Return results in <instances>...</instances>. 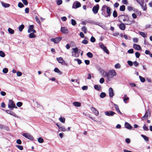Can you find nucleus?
I'll use <instances>...</instances> for the list:
<instances>
[{
  "label": "nucleus",
  "instance_id": "nucleus-7",
  "mask_svg": "<svg viewBox=\"0 0 152 152\" xmlns=\"http://www.w3.org/2000/svg\"><path fill=\"white\" fill-rule=\"evenodd\" d=\"M23 135L26 138L31 140H34V138L30 134L27 133H24L23 134Z\"/></svg>",
  "mask_w": 152,
  "mask_h": 152
},
{
  "label": "nucleus",
  "instance_id": "nucleus-50",
  "mask_svg": "<svg viewBox=\"0 0 152 152\" xmlns=\"http://www.w3.org/2000/svg\"><path fill=\"white\" fill-rule=\"evenodd\" d=\"M62 0H58L57 1V4L58 5H60L62 4Z\"/></svg>",
  "mask_w": 152,
  "mask_h": 152
},
{
  "label": "nucleus",
  "instance_id": "nucleus-11",
  "mask_svg": "<svg viewBox=\"0 0 152 152\" xmlns=\"http://www.w3.org/2000/svg\"><path fill=\"white\" fill-rule=\"evenodd\" d=\"M137 2L140 4L141 6L142 9L144 10H145L146 9V5L143 1L139 2L137 0Z\"/></svg>",
  "mask_w": 152,
  "mask_h": 152
},
{
  "label": "nucleus",
  "instance_id": "nucleus-52",
  "mask_svg": "<svg viewBox=\"0 0 152 152\" xmlns=\"http://www.w3.org/2000/svg\"><path fill=\"white\" fill-rule=\"evenodd\" d=\"M133 41L134 43H137L138 41V39L137 38H134L133 39Z\"/></svg>",
  "mask_w": 152,
  "mask_h": 152
},
{
  "label": "nucleus",
  "instance_id": "nucleus-17",
  "mask_svg": "<svg viewBox=\"0 0 152 152\" xmlns=\"http://www.w3.org/2000/svg\"><path fill=\"white\" fill-rule=\"evenodd\" d=\"M133 48L137 50H140L141 49V46L140 45L136 44L133 45Z\"/></svg>",
  "mask_w": 152,
  "mask_h": 152
},
{
  "label": "nucleus",
  "instance_id": "nucleus-22",
  "mask_svg": "<svg viewBox=\"0 0 152 152\" xmlns=\"http://www.w3.org/2000/svg\"><path fill=\"white\" fill-rule=\"evenodd\" d=\"M73 104L76 107H79L81 106V104L79 102H74L73 103Z\"/></svg>",
  "mask_w": 152,
  "mask_h": 152
},
{
  "label": "nucleus",
  "instance_id": "nucleus-29",
  "mask_svg": "<svg viewBox=\"0 0 152 152\" xmlns=\"http://www.w3.org/2000/svg\"><path fill=\"white\" fill-rule=\"evenodd\" d=\"M106 94L104 92H102L100 95V96L101 98H104L106 96Z\"/></svg>",
  "mask_w": 152,
  "mask_h": 152
},
{
  "label": "nucleus",
  "instance_id": "nucleus-39",
  "mask_svg": "<svg viewBox=\"0 0 152 152\" xmlns=\"http://www.w3.org/2000/svg\"><path fill=\"white\" fill-rule=\"evenodd\" d=\"M0 56L2 57H4L5 56V54L3 51H0Z\"/></svg>",
  "mask_w": 152,
  "mask_h": 152
},
{
  "label": "nucleus",
  "instance_id": "nucleus-64",
  "mask_svg": "<svg viewBox=\"0 0 152 152\" xmlns=\"http://www.w3.org/2000/svg\"><path fill=\"white\" fill-rule=\"evenodd\" d=\"M16 143L18 144H21L22 143V142L20 140L18 139L17 140Z\"/></svg>",
  "mask_w": 152,
  "mask_h": 152
},
{
  "label": "nucleus",
  "instance_id": "nucleus-2",
  "mask_svg": "<svg viewBox=\"0 0 152 152\" xmlns=\"http://www.w3.org/2000/svg\"><path fill=\"white\" fill-rule=\"evenodd\" d=\"M106 8H107V15H104V16L106 17H108L110 16L111 15V10L110 8L109 7H107L105 5H104L102 7V10H104V9Z\"/></svg>",
  "mask_w": 152,
  "mask_h": 152
},
{
  "label": "nucleus",
  "instance_id": "nucleus-6",
  "mask_svg": "<svg viewBox=\"0 0 152 152\" xmlns=\"http://www.w3.org/2000/svg\"><path fill=\"white\" fill-rule=\"evenodd\" d=\"M127 16L126 15H121L118 17L119 19V21L121 22L122 21H121L122 20L123 21H125L127 20Z\"/></svg>",
  "mask_w": 152,
  "mask_h": 152
},
{
  "label": "nucleus",
  "instance_id": "nucleus-32",
  "mask_svg": "<svg viewBox=\"0 0 152 152\" xmlns=\"http://www.w3.org/2000/svg\"><path fill=\"white\" fill-rule=\"evenodd\" d=\"M141 136L146 141H148V137L144 135L143 134H142Z\"/></svg>",
  "mask_w": 152,
  "mask_h": 152
},
{
  "label": "nucleus",
  "instance_id": "nucleus-1",
  "mask_svg": "<svg viewBox=\"0 0 152 152\" xmlns=\"http://www.w3.org/2000/svg\"><path fill=\"white\" fill-rule=\"evenodd\" d=\"M117 75L114 69H112L109 71L107 73L106 75V77L107 79L110 80L112 79L113 77Z\"/></svg>",
  "mask_w": 152,
  "mask_h": 152
},
{
  "label": "nucleus",
  "instance_id": "nucleus-28",
  "mask_svg": "<svg viewBox=\"0 0 152 152\" xmlns=\"http://www.w3.org/2000/svg\"><path fill=\"white\" fill-rule=\"evenodd\" d=\"M8 31L10 34H13L14 32V30L10 28L8 29Z\"/></svg>",
  "mask_w": 152,
  "mask_h": 152
},
{
  "label": "nucleus",
  "instance_id": "nucleus-47",
  "mask_svg": "<svg viewBox=\"0 0 152 152\" xmlns=\"http://www.w3.org/2000/svg\"><path fill=\"white\" fill-rule=\"evenodd\" d=\"M140 34L144 37H145L146 36V34L143 32H140Z\"/></svg>",
  "mask_w": 152,
  "mask_h": 152
},
{
  "label": "nucleus",
  "instance_id": "nucleus-21",
  "mask_svg": "<svg viewBox=\"0 0 152 152\" xmlns=\"http://www.w3.org/2000/svg\"><path fill=\"white\" fill-rule=\"evenodd\" d=\"M120 28L122 30H124L125 29L126 26L124 24L121 23L119 26Z\"/></svg>",
  "mask_w": 152,
  "mask_h": 152
},
{
  "label": "nucleus",
  "instance_id": "nucleus-40",
  "mask_svg": "<svg viewBox=\"0 0 152 152\" xmlns=\"http://www.w3.org/2000/svg\"><path fill=\"white\" fill-rule=\"evenodd\" d=\"M143 128L144 130L145 131H148L149 129L148 127L146 126V124H144L143 126Z\"/></svg>",
  "mask_w": 152,
  "mask_h": 152
},
{
  "label": "nucleus",
  "instance_id": "nucleus-41",
  "mask_svg": "<svg viewBox=\"0 0 152 152\" xmlns=\"http://www.w3.org/2000/svg\"><path fill=\"white\" fill-rule=\"evenodd\" d=\"M71 23L72 25L75 26L76 24L77 23L75 20L72 19L71 20Z\"/></svg>",
  "mask_w": 152,
  "mask_h": 152
},
{
  "label": "nucleus",
  "instance_id": "nucleus-20",
  "mask_svg": "<svg viewBox=\"0 0 152 152\" xmlns=\"http://www.w3.org/2000/svg\"><path fill=\"white\" fill-rule=\"evenodd\" d=\"M91 110L96 115H99V113L98 111L94 107H91Z\"/></svg>",
  "mask_w": 152,
  "mask_h": 152
},
{
  "label": "nucleus",
  "instance_id": "nucleus-30",
  "mask_svg": "<svg viewBox=\"0 0 152 152\" xmlns=\"http://www.w3.org/2000/svg\"><path fill=\"white\" fill-rule=\"evenodd\" d=\"M86 55H87V56L88 57H89L90 58H92L93 56V55L90 52H88L87 53Z\"/></svg>",
  "mask_w": 152,
  "mask_h": 152
},
{
  "label": "nucleus",
  "instance_id": "nucleus-53",
  "mask_svg": "<svg viewBox=\"0 0 152 152\" xmlns=\"http://www.w3.org/2000/svg\"><path fill=\"white\" fill-rule=\"evenodd\" d=\"M22 2L25 5H27L28 4V2L27 0H22Z\"/></svg>",
  "mask_w": 152,
  "mask_h": 152
},
{
  "label": "nucleus",
  "instance_id": "nucleus-4",
  "mask_svg": "<svg viewBox=\"0 0 152 152\" xmlns=\"http://www.w3.org/2000/svg\"><path fill=\"white\" fill-rule=\"evenodd\" d=\"M151 115V113L149 110H146L145 111L144 115L141 118L142 120L144 121L148 118V117L150 116Z\"/></svg>",
  "mask_w": 152,
  "mask_h": 152
},
{
  "label": "nucleus",
  "instance_id": "nucleus-15",
  "mask_svg": "<svg viewBox=\"0 0 152 152\" xmlns=\"http://www.w3.org/2000/svg\"><path fill=\"white\" fill-rule=\"evenodd\" d=\"M114 107L115 108L116 111L117 112H118V113H119V114H120L122 115L123 114L120 110L118 105L117 104H116L114 103Z\"/></svg>",
  "mask_w": 152,
  "mask_h": 152
},
{
  "label": "nucleus",
  "instance_id": "nucleus-5",
  "mask_svg": "<svg viewBox=\"0 0 152 152\" xmlns=\"http://www.w3.org/2000/svg\"><path fill=\"white\" fill-rule=\"evenodd\" d=\"M62 37H58L55 38H52L50 39V41L53 42L55 43H57L61 41L62 39Z\"/></svg>",
  "mask_w": 152,
  "mask_h": 152
},
{
  "label": "nucleus",
  "instance_id": "nucleus-38",
  "mask_svg": "<svg viewBox=\"0 0 152 152\" xmlns=\"http://www.w3.org/2000/svg\"><path fill=\"white\" fill-rule=\"evenodd\" d=\"M82 31H84L85 33H86L87 32V29L85 26H83L82 27Z\"/></svg>",
  "mask_w": 152,
  "mask_h": 152
},
{
  "label": "nucleus",
  "instance_id": "nucleus-23",
  "mask_svg": "<svg viewBox=\"0 0 152 152\" xmlns=\"http://www.w3.org/2000/svg\"><path fill=\"white\" fill-rule=\"evenodd\" d=\"M30 33L29 35V37L30 38H35L36 37V35L34 33Z\"/></svg>",
  "mask_w": 152,
  "mask_h": 152
},
{
  "label": "nucleus",
  "instance_id": "nucleus-18",
  "mask_svg": "<svg viewBox=\"0 0 152 152\" xmlns=\"http://www.w3.org/2000/svg\"><path fill=\"white\" fill-rule=\"evenodd\" d=\"M61 32L63 33H68L67 29L64 27H62L61 29Z\"/></svg>",
  "mask_w": 152,
  "mask_h": 152
},
{
  "label": "nucleus",
  "instance_id": "nucleus-35",
  "mask_svg": "<svg viewBox=\"0 0 152 152\" xmlns=\"http://www.w3.org/2000/svg\"><path fill=\"white\" fill-rule=\"evenodd\" d=\"M100 72L101 74L102 75H103L104 76L105 75H106H106L107 73H106V72L103 70L101 69L100 70Z\"/></svg>",
  "mask_w": 152,
  "mask_h": 152
},
{
  "label": "nucleus",
  "instance_id": "nucleus-55",
  "mask_svg": "<svg viewBox=\"0 0 152 152\" xmlns=\"http://www.w3.org/2000/svg\"><path fill=\"white\" fill-rule=\"evenodd\" d=\"M94 88L97 90H99L101 89V86H94Z\"/></svg>",
  "mask_w": 152,
  "mask_h": 152
},
{
  "label": "nucleus",
  "instance_id": "nucleus-44",
  "mask_svg": "<svg viewBox=\"0 0 152 152\" xmlns=\"http://www.w3.org/2000/svg\"><path fill=\"white\" fill-rule=\"evenodd\" d=\"M18 6L20 8H22L24 6L23 4L21 2H19L18 3Z\"/></svg>",
  "mask_w": 152,
  "mask_h": 152
},
{
  "label": "nucleus",
  "instance_id": "nucleus-26",
  "mask_svg": "<svg viewBox=\"0 0 152 152\" xmlns=\"http://www.w3.org/2000/svg\"><path fill=\"white\" fill-rule=\"evenodd\" d=\"M54 71L57 73H59V74H61V72L57 68H56L54 69Z\"/></svg>",
  "mask_w": 152,
  "mask_h": 152
},
{
  "label": "nucleus",
  "instance_id": "nucleus-24",
  "mask_svg": "<svg viewBox=\"0 0 152 152\" xmlns=\"http://www.w3.org/2000/svg\"><path fill=\"white\" fill-rule=\"evenodd\" d=\"M59 120L62 123H65V119L64 117H61L59 118Z\"/></svg>",
  "mask_w": 152,
  "mask_h": 152
},
{
  "label": "nucleus",
  "instance_id": "nucleus-56",
  "mask_svg": "<svg viewBox=\"0 0 152 152\" xmlns=\"http://www.w3.org/2000/svg\"><path fill=\"white\" fill-rule=\"evenodd\" d=\"M135 55L136 57L137 58H139L140 56V53L138 52H136L135 53Z\"/></svg>",
  "mask_w": 152,
  "mask_h": 152
},
{
  "label": "nucleus",
  "instance_id": "nucleus-36",
  "mask_svg": "<svg viewBox=\"0 0 152 152\" xmlns=\"http://www.w3.org/2000/svg\"><path fill=\"white\" fill-rule=\"evenodd\" d=\"M139 77L140 78V81L142 82H144L145 81V78H144L143 77L140 76H139Z\"/></svg>",
  "mask_w": 152,
  "mask_h": 152
},
{
  "label": "nucleus",
  "instance_id": "nucleus-25",
  "mask_svg": "<svg viewBox=\"0 0 152 152\" xmlns=\"http://www.w3.org/2000/svg\"><path fill=\"white\" fill-rule=\"evenodd\" d=\"M1 4L3 7H10V5L8 4H6L4 2H1Z\"/></svg>",
  "mask_w": 152,
  "mask_h": 152
},
{
  "label": "nucleus",
  "instance_id": "nucleus-34",
  "mask_svg": "<svg viewBox=\"0 0 152 152\" xmlns=\"http://www.w3.org/2000/svg\"><path fill=\"white\" fill-rule=\"evenodd\" d=\"M126 20L127 22V23L126 24V25H131L132 24V23H133L132 21L130 20L129 19H128L127 20Z\"/></svg>",
  "mask_w": 152,
  "mask_h": 152
},
{
  "label": "nucleus",
  "instance_id": "nucleus-49",
  "mask_svg": "<svg viewBox=\"0 0 152 152\" xmlns=\"http://www.w3.org/2000/svg\"><path fill=\"white\" fill-rule=\"evenodd\" d=\"M60 129H61V131L63 132H65L66 130V129L63 126H61Z\"/></svg>",
  "mask_w": 152,
  "mask_h": 152
},
{
  "label": "nucleus",
  "instance_id": "nucleus-48",
  "mask_svg": "<svg viewBox=\"0 0 152 152\" xmlns=\"http://www.w3.org/2000/svg\"><path fill=\"white\" fill-rule=\"evenodd\" d=\"M8 69L7 68H4L2 71L4 73H7L8 72Z\"/></svg>",
  "mask_w": 152,
  "mask_h": 152
},
{
  "label": "nucleus",
  "instance_id": "nucleus-14",
  "mask_svg": "<svg viewBox=\"0 0 152 152\" xmlns=\"http://www.w3.org/2000/svg\"><path fill=\"white\" fill-rule=\"evenodd\" d=\"M100 48L103 50L107 54H108L109 53V52L106 48L102 44H101L100 45Z\"/></svg>",
  "mask_w": 152,
  "mask_h": 152
},
{
  "label": "nucleus",
  "instance_id": "nucleus-46",
  "mask_svg": "<svg viewBox=\"0 0 152 152\" xmlns=\"http://www.w3.org/2000/svg\"><path fill=\"white\" fill-rule=\"evenodd\" d=\"M90 41L92 42H95L96 39L94 37L92 36L90 39Z\"/></svg>",
  "mask_w": 152,
  "mask_h": 152
},
{
  "label": "nucleus",
  "instance_id": "nucleus-54",
  "mask_svg": "<svg viewBox=\"0 0 152 152\" xmlns=\"http://www.w3.org/2000/svg\"><path fill=\"white\" fill-rule=\"evenodd\" d=\"M115 67L116 68H120L121 66L119 64H117L115 65Z\"/></svg>",
  "mask_w": 152,
  "mask_h": 152
},
{
  "label": "nucleus",
  "instance_id": "nucleus-33",
  "mask_svg": "<svg viewBox=\"0 0 152 152\" xmlns=\"http://www.w3.org/2000/svg\"><path fill=\"white\" fill-rule=\"evenodd\" d=\"M24 27V25H21L19 27V30L20 31H21Z\"/></svg>",
  "mask_w": 152,
  "mask_h": 152
},
{
  "label": "nucleus",
  "instance_id": "nucleus-57",
  "mask_svg": "<svg viewBox=\"0 0 152 152\" xmlns=\"http://www.w3.org/2000/svg\"><path fill=\"white\" fill-rule=\"evenodd\" d=\"M73 51L75 53H77L78 52V49L77 48L73 49Z\"/></svg>",
  "mask_w": 152,
  "mask_h": 152
},
{
  "label": "nucleus",
  "instance_id": "nucleus-3",
  "mask_svg": "<svg viewBox=\"0 0 152 152\" xmlns=\"http://www.w3.org/2000/svg\"><path fill=\"white\" fill-rule=\"evenodd\" d=\"M8 107L11 110H12L14 108H17V107L15 106L14 102L12 100H9V104H8Z\"/></svg>",
  "mask_w": 152,
  "mask_h": 152
},
{
  "label": "nucleus",
  "instance_id": "nucleus-16",
  "mask_svg": "<svg viewBox=\"0 0 152 152\" xmlns=\"http://www.w3.org/2000/svg\"><path fill=\"white\" fill-rule=\"evenodd\" d=\"M125 126L128 129H133V127L128 123L126 122L125 123Z\"/></svg>",
  "mask_w": 152,
  "mask_h": 152
},
{
  "label": "nucleus",
  "instance_id": "nucleus-9",
  "mask_svg": "<svg viewBox=\"0 0 152 152\" xmlns=\"http://www.w3.org/2000/svg\"><path fill=\"white\" fill-rule=\"evenodd\" d=\"M28 33H36V31L34 29V26L32 25H30L28 27Z\"/></svg>",
  "mask_w": 152,
  "mask_h": 152
},
{
  "label": "nucleus",
  "instance_id": "nucleus-42",
  "mask_svg": "<svg viewBox=\"0 0 152 152\" xmlns=\"http://www.w3.org/2000/svg\"><path fill=\"white\" fill-rule=\"evenodd\" d=\"M113 16L114 18H116L117 16V12L116 10H114L113 11Z\"/></svg>",
  "mask_w": 152,
  "mask_h": 152
},
{
  "label": "nucleus",
  "instance_id": "nucleus-58",
  "mask_svg": "<svg viewBox=\"0 0 152 152\" xmlns=\"http://www.w3.org/2000/svg\"><path fill=\"white\" fill-rule=\"evenodd\" d=\"M128 52L129 53H134L133 49H130L128 51Z\"/></svg>",
  "mask_w": 152,
  "mask_h": 152
},
{
  "label": "nucleus",
  "instance_id": "nucleus-59",
  "mask_svg": "<svg viewBox=\"0 0 152 152\" xmlns=\"http://www.w3.org/2000/svg\"><path fill=\"white\" fill-rule=\"evenodd\" d=\"M82 43L83 44H86L88 43V41L86 39H84L82 41Z\"/></svg>",
  "mask_w": 152,
  "mask_h": 152
},
{
  "label": "nucleus",
  "instance_id": "nucleus-19",
  "mask_svg": "<svg viewBox=\"0 0 152 152\" xmlns=\"http://www.w3.org/2000/svg\"><path fill=\"white\" fill-rule=\"evenodd\" d=\"M6 112L8 114H9L11 115H12L14 116H16V114L13 111H11L10 110H6Z\"/></svg>",
  "mask_w": 152,
  "mask_h": 152
},
{
  "label": "nucleus",
  "instance_id": "nucleus-60",
  "mask_svg": "<svg viewBox=\"0 0 152 152\" xmlns=\"http://www.w3.org/2000/svg\"><path fill=\"white\" fill-rule=\"evenodd\" d=\"M127 63L130 66H132L133 65V62L130 61H127Z\"/></svg>",
  "mask_w": 152,
  "mask_h": 152
},
{
  "label": "nucleus",
  "instance_id": "nucleus-61",
  "mask_svg": "<svg viewBox=\"0 0 152 152\" xmlns=\"http://www.w3.org/2000/svg\"><path fill=\"white\" fill-rule=\"evenodd\" d=\"M17 75L18 76H20L22 75V73L21 72L18 71L17 72Z\"/></svg>",
  "mask_w": 152,
  "mask_h": 152
},
{
  "label": "nucleus",
  "instance_id": "nucleus-10",
  "mask_svg": "<svg viewBox=\"0 0 152 152\" xmlns=\"http://www.w3.org/2000/svg\"><path fill=\"white\" fill-rule=\"evenodd\" d=\"M107 116H113L114 114H115V113L113 111H106L104 113Z\"/></svg>",
  "mask_w": 152,
  "mask_h": 152
},
{
  "label": "nucleus",
  "instance_id": "nucleus-8",
  "mask_svg": "<svg viewBox=\"0 0 152 152\" xmlns=\"http://www.w3.org/2000/svg\"><path fill=\"white\" fill-rule=\"evenodd\" d=\"M99 8V6L97 4L94 6L92 8V11L93 12L96 14L97 13Z\"/></svg>",
  "mask_w": 152,
  "mask_h": 152
},
{
  "label": "nucleus",
  "instance_id": "nucleus-62",
  "mask_svg": "<svg viewBox=\"0 0 152 152\" xmlns=\"http://www.w3.org/2000/svg\"><path fill=\"white\" fill-rule=\"evenodd\" d=\"M122 2L124 4H127L128 3L127 0H122Z\"/></svg>",
  "mask_w": 152,
  "mask_h": 152
},
{
  "label": "nucleus",
  "instance_id": "nucleus-37",
  "mask_svg": "<svg viewBox=\"0 0 152 152\" xmlns=\"http://www.w3.org/2000/svg\"><path fill=\"white\" fill-rule=\"evenodd\" d=\"M38 141L39 142L42 143L44 142V140L42 138L39 137L38 138Z\"/></svg>",
  "mask_w": 152,
  "mask_h": 152
},
{
  "label": "nucleus",
  "instance_id": "nucleus-43",
  "mask_svg": "<svg viewBox=\"0 0 152 152\" xmlns=\"http://www.w3.org/2000/svg\"><path fill=\"white\" fill-rule=\"evenodd\" d=\"M17 105L18 107H20L22 105L23 103L21 102H18L17 103Z\"/></svg>",
  "mask_w": 152,
  "mask_h": 152
},
{
  "label": "nucleus",
  "instance_id": "nucleus-51",
  "mask_svg": "<svg viewBox=\"0 0 152 152\" xmlns=\"http://www.w3.org/2000/svg\"><path fill=\"white\" fill-rule=\"evenodd\" d=\"M81 6V4L80 3L77 2L75 4V7L76 8L79 7Z\"/></svg>",
  "mask_w": 152,
  "mask_h": 152
},
{
  "label": "nucleus",
  "instance_id": "nucleus-45",
  "mask_svg": "<svg viewBox=\"0 0 152 152\" xmlns=\"http://www.w3.org/2000/svg\"><path fill=\"white\" fill-rule=\"evenodd\" d=\"M74 61H77V62L78 64H80L81 63H82L81 60H80L79 59H74Z\"/></svg>",
  "mask_w": 152,
  "mask_h": 152
},
{
  "label": "nucleus",
  "instance_id": "nucleus-31",
  "mask_svg": "<svg viewBox=\"0 0 152 152\" xmlns=\"http://www.w3.org/2000/svg\"><path fill=\"white\" fill-rule=\"evenodd\" d=\"M16 147L18 148L19 150H22L23 149V147L20 145H16Z\"/></svg>",
  "mask_w": 152,
  "mask_h": 152
},
{
  "label": "nucleus",
  "instance_id": "nucleus-63",
  "mask_svg": "<svg viewBox=\"0 0 152 152\" xmlns=\"http://www.w3.org/2000/svg\"><path fill=\"white\" fill-rule=\"evenodd\" d=\"M127 9L129 11H130L133 10V7L131 6H128L127 7Z\"/></svg>",
  "mask_w": 152,
  "mask_h": 152
},
{
  "label": "nucleus",
  "instance_id": "nucleus-27",
  "mask_svg": "<svg viewBox=\"0 0 152 152\" xmlns=\"http://www.w3.org/2000/svg\"><path fill=\"white\" fill-rule=\"evenodd\" d=\"M125 10V7L124 5H122L120 7V10L122 11H124Z\"/></svg>",
  "mask_w": 152,
  "mask_h": 152
},
{
  "label": "nucleus",
  "instance_id": "nucleus-12",
  "mask_svg": "<svg viewBox=\"0 0 152 152\" xmlns=\"http://www.w3.org/2000/svg\"><path fill=\"white\" fill-rule=\"evenodd\" d=\"M56 60L59 63H60L62 64H63L65 63L63 59L61 57L57 58H56Z\"/></svg>",
  "mask_w": 152,
  "mask_h": 152
},
{
  "label": "nucleus",
  "instance_id": "nucleus-13",
  "mask_svg": "<svg viewBox=\"0 0 152 152\" xmlns=\"http://www.w3.org/2000/svg\"><path fill=\"white\" fill-rule=\"evenodd\" d=\"M108 91L109 96L110 97H112L114 95L113 91V88L111 87L109 89Z\"/></svg>",
  "mask_w": 152,
  "mask_h": 152
}]
</instances>
